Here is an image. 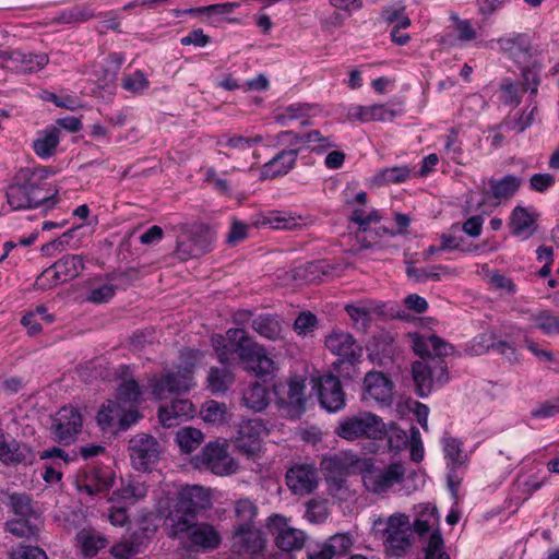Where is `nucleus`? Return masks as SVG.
<instances>
[{
  "instance_id": "44",
  "label": "nucleus",
  "mask_w": 559,
  "mask_h": 559,
  "mask_svg": "<svg viewBox=\"0 0 559 559\" xmlns=\"http://www.w3.org/2000/svg\"><path fill=\"white\" fill-rule=\"evenodd\" d=\"M191 242L193 247L192 254L194 257H201L212 250L215 236L207 225H200L198 229L191 236Z\"/></svg>"
},
{
  "instance_id": "24",
  "label": "nucleus",
  "mask_w": 559,
  "mask_h": 559,
  "mask_svg": "<svg viewBox=\"0 0 559 559\" xmlns=\"http://www.w3.org/2000/svg\"><path fill=\"white\" fill-rule=\"evenodd\" d=\"M36 460L34 450L15 439L7 440L5 433L0 429V461L5 465H32Z\"/></svg>"
},
{
  "instance_id": "51",
  "label": "nucleus",
  "mask_w": 559,
  "mask_h": 559,
  "mask_svg": "<svg viewBox=\"0 0 559 559\" xmlns=\"http://www.w3.org/2000/svg\"><path fill=\"white\" fill-rule=\"evenodd\" d=\"M447 265H433L428 269L407 266L406 274L409 278H414L418 283H426L428 281L439 282L441 280L440 271L448 272Z\"/></svg>"
},
{
  "instance_id": "21",
  "label": "nucleus",
  "mask_w": 559,
  "mask_h": 559,
  "mask_svg": "<svg viewBox=\"0 0 559 559\" xmlns=\"http://www.w3.org/2000/svg\"><path fill=\"white\" fill-rule=\"evenodd\" d=\"M394 384L380 371H369L364 379V400H373L381 406H390L393 401Z\"/></svg>"
},
{
  "instance_id": "14",
  "label": "nucleus",
  "mask_w": 559,
  "mask_h": 559,
  "mask_svg": "<svg viewBox=\"0 0 559 559\" xmlns=\"http://www.w3.org/2000/svg\"><path fill=\"white\" fill-rule=\"evenodd\" d=\"M195 465L210 469L215 475L233 473L234 461L229 457L227 445L218 441L209 442L194 457Z\"/></svg>"
},
{
  "instance_id": "29",
  "label": "nucleus",
  "mask_w": 559,
  "mask_h": 559,
  "mask_svg": "<svg viewBox=\"0 0 559 559\" xmlns=\"http://www.w3.org/2000/svg\"><path fill=\"white\" fill-rule=\"evenodd\" d=\"M187 535L190 544L197 550H213L217 548L222 542L219 533L214 528L213 525L207 523H197L193 521L191 528L188 532L182 533L179 538Z\"/></svg>"
},
{
  "instance_id": "37",
  "label": "nucleus",
  "mask_w": 559,
  "mask_h": 559,
  "mask_svg": "<svg viewBox=\"0 0 559 559\" xmlns=\"http://www.w3.org/2000/svg\"><path fill=\"white\" fill-rule=\"evenodd\" d=\"M523 88L519 81L504 78L499 84L498 100L503 106L516 107L522 103Z\"/></svg>"
},
{
  "instance_id": "42",
  "label": "nucleus",
  "mask_w": 559,
  "mask_h": 559,
  "mask_svg": "<svg viewBox=\"0 0 559 559\" xmlns=\"http://www.w3.org/2000/svg\"><path fill=\"white\" fill-rule=\"evenodd\" d=\"M443 453L448 468H460L467 460L463 451V442L455 437L443 439Z\"/></svg>"
},
{
  "instance_id": "64",
  "label": "nucleus",
  "mask_w": 559,
  "mask_h": 559,
  "mask_svg": "<svg viewBox=\"0 0 559 559\" xmlns=\"http://www.w3.org/2000/svg\"><path fill=\"white\" fill-rule=\"evenodd\" d=\"M136 276V271L133 269H128L123 271H115L104 275L107 282H111L115 285H118V289L121 288L126 290Z\"/></svg>"
},
{
  "instance_id": "20",
  "label": "nucleus",
  "mask_w": 559,
  "mask_h": 559,
  "mask_svg": "<svg viewBox=\"0 0 559 559\" xmlns=\"http://www.w3.org/2000/svg\"><path fill=\"white\" fill-rule=\"evenodd\" d=\"M265 426L261 419H243L238 425L234 443L237 450L247 456L254 455L260 450L261 435Z\"/></svg>"
},
{
  "instance_id": "13",
  "label": "nucleus",
  "mask_w": 559,
  "mask_h": 559,
  "mask_svg": "<svg viewBox=\"0 0 559 559\" xmlns=\"http://www.w3.org/2000/svg\"><path fill=\"white\" fill-rule=\"evenodd\" d=\"M83 419L73 406L61 407L52 419L50 433L59 443L69 444L81 431Z\"/></svg>"
},
{
  "instance_id": "43",
  "label": "nucleus",
  "mask_w": 559,
  "mask_h": 559,
  "mask_svg": "<svg viewBox=\"0 0 559 559\" xmlns=\"http://www.w3.org/2000/svg\"><path fill=\"white\" fill-rule=\"evenodd\" d=\"M305 390L306 384L304 379L295 377L289 380L286 403L297 415L306 411Z\"/></svg>"
},
{
  "instance_id": "52",
  "label": "nucleus",
  "mask_w": 559,
  "mask_h": 559,
  "mask_svg": "<svg viewBox=\"0 0 559 559\" xmlns=\"http://www.w3.org/2000/svg\"><path fill=\"white\" fill-rule=\"evenodd\" d=\"M350 222L358 225V235L367 234L372 223H379L382 216L378 210L366 212L362 207L354 209L349 216Z\"/></svg>"
},
{
  "instance_id": "53",
  "label": "nucleus",
  "mask_w": 559,
  "mask_h": 559,
  "mask_svg": "<svg viewBox=\"0 0 559 559\" xmlns=\"http://www.w3.org/2000/svg\"><path fill=\"white\" fill-rule=\"evenodd\" d=\"M258 515V507L250 499H239L235 503V516L239 524L254 525Z\"/></svg>"
},
{
  "instance_id": "23",
  "label": "nucleus",
  "mask_w": 559,
  "mask_h": 559,
  "mask_svg": "<svg viewBox=\"0 0 559 559\" xmlns=\"http://www.w3.org/2000/svg\"><path fill=\"white\" fill-rule=\"evenodd\" d=\"M496 41L499 50L514 63L525 62L532 57V39L527 33L512 32Z\"/></svg>"
},
{
  "instance_id": "34",
  "label": "nucleus",
  "mask_w": 559,
  "mask_h": 559,
  "mask_svg": "<svg viewBox=\"0 0 559 559\" xmlns=\"http://www.w3.org/2000/svg\"><path fill=\"white\" fill-rule=\"evenodd\" d=\"M59 143V129L56 126H51L38 132V136L34 140L32 147L39 158L47 159L55 155Z\"/></svg>"
},
{
  "instance_id": "46",
  "label": "nucleus",
  "mask_w": 559,
  "mask_h": 559,
  "mask_svg": "<svg viewBox=\"0 0 559 559\" xmlns=\"http://www.w3.org/2000/svg\"><path fill=\"white\" fill-rule=\"evenodd\" d=\"M150 81L143 70H135L132 73L124 74L121 80V87L134 95H141L150 88Z\"/></svg>"
},
{
  "instance_id": "50",
  "label": "nucleus",
  "mask_w": 559,
  "mask_h": 559,
  "mask_svg": "<svg viewBox=\"0 0 559 559\" xmlns=\"http://www.w3.org/2000/svg\"><path fill=\"white\" fill-rule=\"evenodd\" d=\"M537 112V106H533L531 109L524 108L519 118L515 121L503 120L501 123L496 124L497 129H504L506 131L516 130L519 133L524 132L533 124L535 115Z\"/></svg>"
},
{
  "instance_id": "7",
  "label": "nucleus",
  "mask_w": 559,
  "mask_h": 559,
  "mask_svg": "<svg viewBox=\"0 0 559 559\" xmlns=\"http://www.w3.org/2000/svg\"><path fill=\"white\" fill-rule=\"evenodd\" d=\"M405 468L403 463L393 462L385 467H379L372 460L365 461L362 469V483L366 489L372 493H383L395 484L403 481Z\"/></svg>"
},
{
  "instance_id": "10",
  "label": "nucleus",
  "mask_w": 559,
  "mask_h": 559,
  "mask_svg": "<svg viewBox=\"0 0 559 559\" xmlns=\"http://www.w3.org/2000/svg\"><path fill=\"white\" fill-rule=\"evenodd\" d=\"M194 364H186L148 382L152 394L156 399H165L168 394H180L190 391L193 383Z\"/></svg>"
},
{
  "instance_id": "30",
  "label": "nucleus",
  "mask_w": 559,
  "mask_h": 559,
  "mask_svg": "<svg viewBox=\"0 0 559 559\" xmlns=\"http://www.w3.org/2000/svg\"><path fill=\"white\" fill-rule=\"evenodd\" d=\"M147 493L145 481L140 477L127 476L120 479V486L112 491L111 502L134 504Z\"/></svg>"
},
{
  "instance_id": "26",
  "label": "nucleus",
  "mask_w": 559,
  "mask_h": 559,
  "mask_svg": "<svg viewBox=\"0 0 559 559\" xmlns=\"http://www.w3.org/2000/svg\"><path fill=\"white\" fill-rule=\"evenodd\" d=\"M538 217V213L530 211L525 206H514L509 216V228L511 234L522 240L531 238L537 231Z\"/></svg>"
},
{
  "instance_id": "55",
  "label": "nucleus",
  "mask_w": 559,
  "mask_h": 559,
  "mask_svg": "<svg viewBox=\"0 0 559 559\" xmlns=\"http://www.w3.org/2000/svg\"><path fill=\"white\" fill-rule=\"evenodd\" d=\"M536 328L545 335L559 334V317L554 314L551 310H543L534 318Z\"/></svg>"
},
{
  "instance_id": "16",
  "label": "nucleus",
  "mask_w": 559,
  "mask_h": 559,
  "mask_svg": "<svg viewBox=\"0 0 559 559\" xmlns=\"http://www.w3.org/2000/svg\"><path fill=\"white\" fill-rule=\"evenodd\" d=\"M277 141L282 144L306 147L317 155H322L330 148L336 147L331 136L323 135L319 130H310L304 133L293 130L281 131L277 134Z\"/></svg>"
},
{
  "instance_id": "12",
  "label": "nucleus",
  "mask_w": 559,
  "mask_h": 559,
  "mask_svg": "<svg viewBox=\"0 0 559 559\" xmlns=\"http://www.w3.org/2000/svg\"><path fill=\"white\" fill-rule=\"evenodd\" d=\"M266 528L274 536L275 545L282 551L299 550L305 545V533L289 526L288 519L284 515L273 514L269 516Z\"/></svg>"
},
{
  "instance_id": "36",
  "label": "nucleus",
  "mask_w": 559,
  "mask_h": 559,
  "mask_svg": "<svg viewBox=\"0 0 559 559\" xmlns=\"http://www.w3.org/2000/svg\"><path fill=\"white\" fill-rule=\"evenodd\" d=\"M414 176L408 165H399L379 169L374 175V182L379 186L400 185Z\"/></svg>"
},
{
  "instance_id": "15",
  "label": "nucleus",
  "mask_w": 559,
  "mask_h": 559,
  "mask_svg": "<svg viewBox=\"0 0 559 559\" xmlns=\"http://www.w3.org/2000/svg\"><path fill=\"white\" fill-rule=\"evenodd\" d=\"M313 381V389L318 392L319 403L322 408L329 413H336L345 407L346 395L338 377L323 374Z\"/></svg>"
},
{
  "instance_id": "33",
  "label": "nucleus",
  "mask_w": 559,
  "mask_h": 559,
  "mask_svg": "<svg viewBox=\"0 0 559 559\" xmlns=\"http://www.w3.org/2000/svg\"><path fill=\"white\" fill-rule=\"evenodd\" d=\"M405 515L391 516L386 528V542L393 549L405 551L411 546Z\"/></svg>"
},
{
  "instance_id": "2",
  "label": "nucleus",
  "mask_w": 559,
  "mask_h": 559,
  "mask_svg": "<svg viewBox=\"0 0 559 559\" xmlns=\"http://www.w3.org/2000/svg\"><path fill=\"white\" fill-rule=\"evenodd\" d=\"M211 504L209 491L198 485L186 486L179 492L174 509L168 515L171 533L174 537H180L191 528L193 521L200 511L205 510Z\"/></svg>"
},
{
  "instance_id": "61",
  "label": "nucleus",
  "mask_w": 559,
  "mask_h": 559,
  "mask_svg": "<svg viewBox=\"0 0 559 559\" xmlns=\"http://www.w3.org/2000/svg\"><path fill=\"white\" fill-rule=\"evenodd\" d=\"M556 181V177L549 173H537L530 177L528 188L537 193H547Z\"/></svg>"
},
{
  "instance_id": "54",
  "label": "nucleus",
  "mask_w": 559,
  "mask_h": 559,
  "mask_svg": "<svg viewBox=\"0 0 559 559\" xmlns=\"http://www.w3.org/2000/svg\"><path fill=\"white\" fill-rule=\"evenodd\" d=\"M263 141V136L260 134L252 136H243L234 134L226 136L225 140L218 142L219 145L229 147L231 150L246 151L249 150Z\"/></svg>"
},
{
  "instance_id": "22",
  "label": "nucleus",
  "mask_w": 559,
  "mask_h": 559,
  "mask_svg": "<svg viewBox=\"0 0 559 559\" xmlns=\"http://www.w3.org/2000/svg\"><path fill=\"white\" fill-rule=\"evenodd\" d=\"M265 546L263 533L254 525L238 524L231 535L233 550L238 555L260 554Z\"/></svg>"
},
{
  "instance_id": "58",
  "label": "nucleus",
  "mask_w": 559,
  "mask_h": 559,
  "mask_svg": "<svg viewBox=\"0 0 559 559\" xmlns=\"http://www.w3.org/2000/svg\"><path fill=\"white\" fill-rule=\"evenodd\" d=\"M399 112L385 104H373L367 106V122L371 121H393Z\"/></svg>"
},
{
  "instance_id": "4",
  "label": "nucleus",
  "mask_w": 559,
  "mask_h": 559,
  "mask_svg": "<svg viewBox=\"0 0 559 559\" xmlns=\"http://www.w3.org/2000/svg\"><path fill=\"white\" fill-rule=\"evenodd\" d=\"M7 202L13 211L37 209L41 205L51 207L57 202V193L48 194L35 179L31 170H22L5 191Z\"/></svg>"
},
{
  "instance_id": "39",
  "label": "nucleus",
  "mask_w": 559,
  "mask_h": 559,
  "mask_svg": "<svg viewBox=\"0 0 559 559\" xmlns=\"http://www.w3.org/2000/svg\"><path fill=\"white\" fill-rule=\"evenodd\" d=\"M234 374L227 368L211 367L207 374V389L214 394H222L234 383Z\"/></svg>"
},
{
  "instance_id": "60",
  "label": "nucleus",
  "mask_w": 559,
  "mask_h": 559,
  "mask_svg": "<svg viewBox=\"0 0 559 559\" xmlns=\"http://www.w3.org/2000/svg\"><path fill=\"white\" fill-rule=\"evenodd\" d=\"M542 64L538 62H533L527 66H523L520 68V75L521 81L520 84L522 85V88L528 87V86H535L542 84Z\"/></svg>"
},
{
  "instance_id": "25",
  "label": "nucleus",
  "mask_w": 559,
  "mask_h": 559,
  "mask_svg": "<svg viewBox=\"0 0 559 559\" xmlns=\"http://www.w3.org/2000/svg\"><path fill=\"white\" fill-rule=\"evenodd\" d=\"M286 484L295 495L311 493L318 486L317 469L312 465H295L286 473Z\"/></svg>"
},
{
  "instance_id": "45",
  "label": "nucleus",
  "mask_w": 559,
  "mask_h": 559,
  "mask_svg": "<svg viewBox=\"0 0 559 559\" xmlns=\"http://www.w3.org/2000/svg\"><path fill=\"white\" fill-rule=\"evenodd\" d=\"M345 311L357 331H367L372 321V309L366 305H346Z\"/></svg>"
},
{
  "instance_id": "3",
  "label": "nucleus",
  "mask_w": 559,
  "mask_h": 559,
  "mask_svg": "<svg viewBox=\"0 0 559 559\" xmlns=\"http://www.w3.org/2000/svg\"><path fill=\"white\" fill-rule=\"evenodd\" d=\"M1 501L15 516L5 523L7 531L16 537L36 538L40 530V513L32 496L26 492H5Z\"/></svg>"
},
{
  "instance_id": "56",
  "label": "nucleus",
  "mask_w": 559,
  "mask_h": 559,
  "mask_svg": "<svg viewBox=\"0 0 559 559\" xmlns=\"http://www.w3.org/2000/svg\"><path fill=\"white\" fill-rule=\"evenodd\" d=\"M117 290L118 285L107 282L100 286L91 288L86 300L94 305L107 304L115 297Z\"/></svg>"
},
{
  "instance_id": "28",
  "label": "nucleus",
  "mask_w": 559,
  "mask_h": 559,
  "mask_svg": "<svg viewBox=\"0 0 559 559\" xmlns=\"http://www.w3.org/2000/svg\"><path fill=\"white\" fill-rule=\"evenodd\" d=\"M195 412L197 409L191 401L176 399L169 405L159 407L158 419L165 428H170L193 418Z\"/></svg>"
},
{
  "instance_id": "9",
  "label": "nucleus",
  "mask_w": 559,
  "mask_h": 559,
  "mask_svg": "<svg viewBox=\"0 0 559 559\" xmlns=\"http://www.w3.org/2000/svg\"><path fill=\"white\" fill-rule=\"evenodd\" d=\"M338 437L345 440H356L360 437L381 439L385 433V425L374 414L364 413L358 416L347 417L335 429Z\"/></svg>"
},
{
  "instance_id": "1",
  "label": "nucleus",
  "mask_w": 559,
  "mask_h": 559,
  "mask_svg": "<svg viewBox=\"0 0 559 559\" xmlns=\"http://www.w3.org/2000/svg\"><path fill=\"white\" fill-rule=\"evenodd\" d=\"M212 346L217 360L224 366L231 365L237 358L247 370L257 376H266L272 372L274 362L266 355L264 347L254 342L241 328H230L225 335L214 334Z\"/></svg>"
},
{
  "instance_id": "59",
  "label": "nucleus",
  "mask_w": 559,
  "mask_h": 559,
  "mask_svg": "<svg viewBox=\"0 0 559 559\" xmlns=\"http://www.w3.org/2000/svg\"><path fill=\"white\" fill-rule=\"evenodd\" d=\"M10 559H48V556L38 546L19 544L10 551Z\"/></svg>"
},
{
  "instance_id": "62",
  "label": "nucleus",
  "mask_w": 559,
  "mask_h": 559,
  "mask_svg": "<svg viewBox=\"0 0 559 559\" xmlns=\"http://www.w3.org/2000/svg\"><path fill=\"white\" fill-rule=\"evenodd\" d=\"M225 413V404L212 400L204 404L202 417L205 423L215 424L224 420Z\"/></svg>"
},
{
  "instance_id": "48",
  "label": "nucleus",
  "mask_w": 559,
  "mask_h": 559,
  "mask_svg": "<svg viewBox=\"0 0 559 559\" xmlns=\"http://www.w3.org/2000/svg\"><path fill=\"white\" fill-rule=\"evenodd\" d=\"M176 441L183 453H191L202 443L203 433L197 428H182L177 432Z\"/></svg>"
},
{
  "instance_id": "27",
  "label": "nucleus",
  "mask_w": 559,
  "mask_h": 559,
  "mask_svg": "<svg viewBox=\"0 0 559 559\" xmlns=\"http://www.w3.org/2000/svg\"><path fill=\"white\" fill-rule=\"evenodd\" d=\"M84 258L81 254H64L50 267L46 269L41 276L52 273L55 284L66 283L80 276L84 270Z\"/></svg>"
},
{
  "instance_id": "31",
  "label": "nucleus",
  "mask_w": 559,
  "mask_h": 559,
  "mask_svg": "<svg viewBox=\"0 0 559 559\" xmlns=\"http://www.w3.org/2000/svg\"><path fill=\"white\" fill-rule=\"evenodd\" d=\"M367 349L369 359L380 367H389L394 362L396 347L393 337L388 333L374 336Z\"/></svg>"
},
{
  "instance_id": "5",
  "label": "nucleus",
  "mask_w": 559,
  "mask_h": 559,
  "mask_svg": "<svg viewBox=\"0 0 559 559\" xmlns=\"http://www.w3.org/2000/svg\"><path fill=\"white\" fill-rule=\"evenodd\" d=\"M326 348L335 356L334 369L342 376L354 378L356 367L362 361L364 349L348 332L333 331L325 337Z\"/></svg>"
},
{
  "instance_id": "63",
  "label": "nucleus",
  "mask_w": 559,
  "mask_h": 559,
  "mask_svg": "<svg viewBox=\"0 0 559 559\" xmlns=\"http://www.w3.org/2000/svg\"><path fill=\"white\" fill-rule=\"evenodd\" d=\"M427 344L431 353L429 359H443L444 356H448L453 350L452 345L435 334L428 336Z\"/></svg>"
},
{
  "instance_id": "6",
  "label": "nucleus",
  "mask_w": 559,
  "mask_h": 559,
  "mask_svg": "<svg viewBox=\"0 0 559 559\" xmlns=\"http://www.w3.org/2000/svg\"><path fill=\"white\" fill-rule=\"evenodd\" d=\"M412 373L415 392L423 399L449 381L448 366L443 359L415 361Z\"/></svg>"
},
{
  "instance_id": "19",
  "label": "nucleus",
  "mask_w": 559,
  "mask_h": 559,
  "mask_svg": "<svg viewBox=\"0 0 559 559\" xmlns=\"http://www.w3.org/2000/svg\"><path fill=\"white\" fill-rule=\"evenodd\" d=\"M129 452L133 467L146 472L158 461L159 443L152 436L140 435L130 440Z\"/></svg>"
},
{
  "instance_id": "40",
  "label": "nucleus",
  "mask_w": 559,
  "mask_h": 559,
  "mask_svg": "<svg viewBox=\"0 0 559 559\" xmlns=\"http://www.w3.org/2000/svg\"><path fill=\"white\" fill-rule=\"evenodd\" d=\"M81 554L86 558L95 557L98 551L106 547L107 540L99 534L91 531H81L76 535Z\"/></svg>"
},
{
  "instance_id": "18",
  "label": "nucleus",
  "mask_w": 559,
  "mask_h": 559,
  "mask_svg": "<svg viewBox=\"0 0 559 559\" xmlns=\"http://www.w3.org/2000/svg\"><path fill=\"white\" fill-rule=\"evenodd\" d=\"M300 146L287 144L286 148L276 152L271 159L261 165L259 177L261 180H274L289 174L297 165Z\"/></svg>"
},
{
  "instance_id": "57",
  "label": "nucleus",
  "mask_w": 559,
  "mask_h": 559,
  "mask_svg": "<svg viewBox=\"0 0 559 559\" xmlns=\"http://www.w3.org/2000/svg\"><path fill=\"white\" fill-rule=\"evenodd\" d=\"M443 544L440 531H433L429 536L427 546L424 548L425 559H450L449 555L443 551Z\"/></svg>"
},
{
  "instance_id": "49",
  "label": "nucleus",
  "mask_w": 559,
  "mask_h": 559,
  "mask_svg": "<svg viewBox=\"0 0 559 559\" xmlns=\"http://www.w3.org/2000/svg\"><path fill=\"white\" fill-rule=\"evenodd\" d=\"M311 110V105L307 103H294L284 108V110L277 115L276 121L282 127L289 126L293 121L307 118Z\"/></svg>"
},
{
  "instance_id": "47",
  "label": "nucleus",
  "mask_w": 559,
  "mask_h": 559,
  "mask_svg": "<svg viewBox=\"0 0 559 559\" xmlns=\"http://www.w3.org/2000/svg\"><path fill=\"white\" fill-rule=\"evenodd\" d=\"M443 152L452 162L463 165V144L459 139V130L454 127L444 136Z\"/></svg>"
},
{
  "instance_id": "32",
  "label": "nucleus",
  "mask_w": 559,
  "mask_h": 559,
  "mask_svg": "<svg viewBox=\"0 0 559 559\" xmlns=\"http://www.w3.org/2000/svg\"><path fill=\"white\" fill-rule=\"evenodd\" d=\"M522 179L515 175L508 174L501 178H490L488 180V195L499 203L509 201L521 189Z\"/></svg>"
},
{
  "instance_id": "35",
  "label": "nucleus",
  "mask_w": 559,
  "mask_h": 559,
  "mask_svg": "<svg viewBox=\"0 0 559 559\" xmlns=\"http://www.w3.org/2000/svg\"><path fill=\"white\" fill-rule=\"evenodd\" d=\"M143 390L133 378H123L117 388V400L127 409H138L142 401Z\"/></svg>"
},
{
  "instance_id": "41",
  "label": "nucleus",
  "mask_w": 559,
  "mask_h": 559,
  "mask_svg": "<svg viewBox=\"0 0 559 559\" xmlns=\"http://www.w3.org/2000/svg\"><path fill=\"white\" fill-rule=\"evenodd\" d=\"M251 328L267 340L275 341L281 337L282 325L275 316L260 314L252 320Z\"/></svg>"
},
{
  "instance_id": "8",
  "label": "nucleus",
  "mask_w": 559,
  "mask_h": 559,
  "mask_svg": "<svg viewBox=\"0 0 559 559\" xmlns=\"http://www.w3.org/2000/svg\"><path fill=\"white\" fill-rule=\"evenodd\" d=\"M141 417L138 409H127L119 402L107 400L98 409L96 421L104 433L117 435L127 431Z\"/></svg>"
},
{
  "instance_id": "17",
  "label": "nucleus",
  "mask_w": 559,
  "mask_h": 559,
  "mask_svg": "<svg viewBox=\"0 0 559 559\" xmlns=\"http://www.w3.org/2000/svg\"><path fill=\"white\" fill-rule=\"evenodd\" d=\"M49 58L46 53L24 52L21 50L0 51V68L16 73H35L44 69Z\"/></svg>"
},
{
  "instance_id": "11",
  "label": "nucleus",
  "mask_w": 559,
  "mask_h": 559,
  "mask_svg": "<svg viewBox=\"0 0 559 559\" xmlns=\"http://www.w3.org/2000/svg\"><path fill=\"white\" fill-rule=\"evenodd\" d=\"M115 472L109 466H91L78 474L75 486L79 492L94 497L109 491L115 483Z\"/></svg>"
},
{
  "instance_id": "38",
  "label": "nucleus",
  "mask_w": 559,
  "mask_h": 559,
  "mask_svg": "<svg viewBox=\"0 0 559 559\" xmlns=\"http://www.w3.org/2000/svg\"><path fill=\"white\" fill-rule=\"evenodd\" d=\"M242 401L248 408L262 412L270 403L269 390L260 383H253L245 390Z\"/></svg>"
}]
</instances>
